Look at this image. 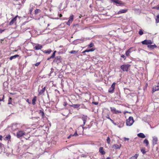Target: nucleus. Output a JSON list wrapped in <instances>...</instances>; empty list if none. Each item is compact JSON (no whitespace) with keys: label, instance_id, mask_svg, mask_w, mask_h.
I'll return each instance as SVG.
<instances>
[{"label":"nucleus","instance_id":"nucleus-1","mask_svg":"<svg viewBox=\"0 0 159 159\" xmlns=\"http://www.w3.org/2000/svg\"><path fill=\"white\" fill-rule=\"evenodd\" d=\"M134 122V120L133 117L132 116H130L126 120V125L128 126H130L133 124Z\"/></svg>","mask_w":159,"mask_h":159},{"label":"nucleus","instance_id":"nucleus-2","mask_svg":"<svg viewBox=\"0 0 159 159\" xmlns=\"http://www.w3.org/2000/svg\"><path fill=\"white\" fill-rule=\"evenodd\" d=\"M130 66V65L129 64H125L122 65L120 66V68L123 71H128Z\"/></svg>","mask_w":159,"mask_h":159},{"label":"nucleus","instance_id":"nucleus-3","mask_svg":"<svg viewBox=\"0 0 159 159\" xmlns=\"http://www.w3.org/2000/svg\"><path fill=\"white\" fill-rule=\"evenodd\" d=\"M17 137L18 138H20L23 135H25L26 133L24 131L20 130L17 132Z\"/></svg>","mask_w":159,"mask_h":159},{"label":"nucleus","instance_id":"nucleus-4","mask_svg":"<svg viewBox=\"0 0 159 159\" xmlns=\"http://www.w3.org/2000/svg\"><path fill=\"white\" fill-rule=\"evenodd\" d=\"M116 84V83L115 82L113 83L112 84L111 87L109 88V89L108 92L109 93H112L114 92V89H115V85Z\"/></svg>","mask_w":159,"mask_h":159},{"label":"nucleus","instance_id":"nucleus-5","mask_svg":"<svg viewBox=\"0 0 159 159\" xmlns=\"http://www.w3.org/2000/svg\"><path fill=\"white\" fill-rule=\"evenodd\" d=\"M82 120L83 121V124L81 125L83 128V129L84 128V125L86 121H87V116L83 115L82 117Z\"/></svg>","mask_w":159,"mask_h":159},{"label":"nucleus","instance_id":"nucleus-6","mask_svg":"<svg viewBox=\"0 0 159 159\" xmlns=\"http://www.w3.org/2000/svg\"><path fill=\"white\" fill-rule=\"evenodd\" d=\"M110 109L111 111L113 113L119 114L121 113V111L116 110L115 107H111Z\"/></svg>","mask_w":159,"mask_h":159},{"label":"nucleus","instance_id":"nucleus-7","mask_svg":"<svg viewBox=\"0 0 159 159\" xmlns=\"http://www.w3.org/2000/svg\"><path fill=\"white\" fill-rule=\"evenodd\" d=\"M84 40V38L77 39L75 40L73 42V44H77L79 43H83Z\"/></svg>","mask_w":159,"mask_h":159},{"label":"nucleus","instance_id":"nucleus-8","mask_svg":"<svg viewBox=\"0 0 159 159\" xmlns=\"http://www.w3.org/2000/svg\"><path fill=\"white\" fill-rule=\"evenodd\" d=\"M142 43L143 44L149 45L152 44V42L150 40H145L142 41Z\"/></svg>","mask_w":159,"mask_h":159},{"label":"nucleus","instance_id":"nucleus-9","mask_svg":"<svg viewBox=\"0 0 159 159\" xmlns=\"http://www.w3.org/2000/svg\"><path fill=\"white\" fill-rule=\"evenodd\" d=\"M73 20L74 16L71 15L68 21L66 22V24L69 26Z\"/></svg>","mask_w":159,"mask_h":159},{"label":"nucleus","instance_id":"nucleus-10","mask_svg":"<svg viewBox=\"0 0 159 159\" xmlns=\"http://www.w3.org/2000/svg\"><path fill=\"white\" fill-rule=\"evenodd\" d=\"M53 61L57 63H60L61 61V57L60 56L56 57Z\"/></svg>","mask_w":159,"mask_h":159},{"label":"nucleus","instance_id":"nucleus-11","mask_svg":"<svg viewBox=\"0 0 159 159\" xmlns=\"http://www.w3.org/2000/svg\"><path fill=\"white\" fill-rule=\"evenodd\" d=\"M153 139L152 140V143L153 145L156 144L157 143V141H158V139L157 137H156L155 136H154L152 137Z\"/></svg>","mask_w":159,"mask_h":159},{"label":"nucleus","instance_id":"nucleus-12","mask_svg":"<svg viewBox=\"0 0 159 159\" xmlns=\"http://www.w3.org/2000/svg\"><path fill=\"white\" fill-rule=\"evenodd\" d=\"M18 16L17 15L14 18L12 19L9 23V25H13L14 22L16 21V18Z\"/></svg>","mask_w":159,"mask_h":159},{"label":"nucleus","instance_id":"nucleus-13","mask_svg":"<svg viewBox=\"0 0 159 159\" xmlns=\"http://www.w3.org/2000/svg\"><path fill=\"white\" fill-rule=\"evenodd\" d=\"M34 48L35 50H38L41 49L42 48V45L37 44H36V45L34 47Z\"/></svg>","mask_w":159,"mask_h":159},{"label":"nucleus","instance_id":"nucleus-14","mask_svg":"<svg viewBox=\"0 0 159 159\" xmlns=\"http://www.w3.org/2000/svg\"><path fill=\"white\" fill-rule=\"evenodd\" d=\"M121 146V145L114 144L112 147V148L115 149H120Z\"/></svg>","mask_w":159,"mask_h":159},{"label":"nucleus","instance_id":"nucleus-15","mask_svg":"<svg viewBox=\"0 0 159 159\" xmlns=\"http://www.w3.org/2000/svg\"><path fill=\"white\" fill-rule=\"evenodd\" d=\"M159 85H156L153 88L152 91L153 92H154L156 91H158L159 90Z\"/></svg>","mask_w":159,"mask_h":159},{"label":"nucleus","instance_id":"nucleus-16","mask_svg":"<svg viewBox=\"0 0 159 159\" xmlns=\"http://www.w3.org/2000/svg\"><path fill=\"white\" fill-rule=\"evenodd\" d=\"M99 151L100 152L102 155L104 154L105 153V152L103 150V148L102 147H100L99 148Z\"/></svg>","mask_w":159,"mask_h":159},{"label":"nucleus","instance_id":"nucleus-17","mask_svg":"<svg viewBox=\"0 0 159 159\" xmlns=\"http://www.w3.org/2000/svg\"><path fill=\"white\" fill-rule=\"evenodd\" d=\"M138 136L141 138H144L145 137V135L143 133H139L138 134Z\"/></svg>","mask_w":159,"mask_h":159},{"label":"nucleus","instance_id":"nucleus-18","mask_svg":"<svg viewBox=\"0 0 159 159\" xmlns=\"http://www.w3.org/2000/svg\"><path fill=\"white\" fill-rule=\"evenodd\" d=\"M111 1L114 2L119 4H121L122 2L121 1H119V0H111Z\"/></svg>","mask_w":159,"mask_h":159},{"label":"nucleus","instance_id":"nucleus-19","mask_svg":"<svg viewBox=\"0 0 159 159\" xmlns=\"http://www.w3.org/2000/svg\"><path fill=\"white\" fill-rule=\"evenodd\" d=\"M19 56V55L16 54L14 56H12L10 57V60H11L13 59H15L16 57H18Z\"/></svg>","mask_w":159,"mask_h":159},{"label":"nucleus","instance_id":"nucleus-20","mask_svg":"<svg viewBox=\"0 0 159 159\" xmlns=\"http://www.w3.org/2000/svg\"><path fill=\"white\" fill-rule=\"evenodd\" d=\"M148 47L151 49H154V48H156L157 46L155 45H152L150 44V45H148Z\"/></svg>","mask_w":159,"mask_h":159},{"label":"nucleus","instance_id":"nucleus-21","mask_svg":"<svg viewBox=\"0 0 159 159\" xmlns=\"http://www.w3.org/2000/svg\"><path fill=\"white\" fill-rule=\"evenodd\" d=\"M37 97L36 96H34L32 100V104L33 105L35 104V102L36 101Z\"/></svg>","mask_w":159,"mask_h":159},{"label":"nucleus","instance_id":"nucleus-22","mask_svg":"<svg viewBox=\"0 0 159 159\" xmlns=\"http://www.w3.org/2000/svg\"><path fill=\"white\" fill-rule=\"evenodd\" d=\"M80 106V105L79 104H73L71 106L74 108H78Z\"/></svg>","mask_w":159,"mask_h":159},{"label":"nucleus","instance_id":"nucleus-23","mask_svg":"<svg viewBox=\"0 0 159 159\" xmlns=\"http://www.w3.org/2000/svg\"><path fill=\"white\" fill-rule=\"evenodd\" d=\"M139 156L138 154H135L134 156H132L130 158V159H137Z\"/></svg>","mask_w":159,"mask_h":159},{"label":"nucleus","instance_id":"nucleus-24","mask_svg":"<svg viewBox=\"0 0 159 159\" xmlns=\"http://www.w3.org/2000/svg\"><path fill=\"white\" fill-rule=\"evenodd\" d=\"M127 11V10L126 9H122L120 10L118 12V14L124 13Z\"/></svg>","mask_w":159,"mask_h":159},{"label":"nucleus","instance_id":"nucleus-25","mask_svg":"<svg viewBox=\"0 0 159 159\" xmlns=\"http://www.w3.org/2000/svg\"><path fill=\"white\" fill-rule=\"evenodd\" d=\"M143 143L146 144V146L147 147H148L149 144V142L148 140L147 139H145L143 141Z\"/></svg>","mask_w":159,"mask_h":159},{"label":"nucleus","instance_id":"nucleus-26","mask_svg":"<svg viewBox=\"0 0 159 159\" xmlns=\"http://www.w3.org/2000/svg\"><path fill=\"white\" fill-rule=\"evenodd\" d=\"M131 48L129 49L128 50H127L126 52V55L127 56H129L130 53L131 52V51H130Z\"/></svg>","mask_w":159,"mask_h":159},{"label":"nucleus","instance_id":"nucleus-27","mask_svg":"<svg viewBox=\"0 0 159 159\" xmlns=\"http://www.w3.org/2000/svg\"><path fill=\"white\" fill-rule=\"evenodd\" d=\"M78 52V51L72 50L70 52V53L71 54H76Z\"/></svg>","mask_w":159,"mask_h":159},{"label":"nucleus","instance_id":"nucleus-28","mask_svg":"<svg viewBox=\"0 0 159 159\" xmlns=\"http://www.w3.org/2000/svg\"><path fill=\"white\" fill-rule=\"evenodd\" d=\"M45 88L46 87H44L41 90H40V92H39V93L42 94L44 92Z\"/></svg>","mask_w":159,"mask_h":159},{"label":"nucleus","instance_id":"nucleus-29","mask_svg":"<svg viewBox=\"0 0 159 159\" xmlns=\"http://www.w3.org/2000/svg\"><path fill=\"white\" fill-rule=\"evenodd\" d=\"M156 22L157 23H159V14L157 16V18L156 19Z\"/></svg>","mask_w":159,"mask_h":159},{"label":"nucleus","instance_id":"nucleus-30","mask_svg":"<svg viewBox=\"0 0 159 159\" xmlns=\"http://www.w3.org/2000/svg\"><path fill=\"white\" fill-rule=\"evenodd\" d=\"M41 11V10L39 9H36L35 11V14H37L38 13L40 12Z\"/></svg>","mask_w":159,"mask_h":159},{"label":"nucleus","instance_id":"nucleus-31","mask_svg":"<svg viewBox=\"0 0 159 159\" xmlns=\"http://www.w3.org/2000/svg\"><path fill=\"white\" fill-rule=\"evenodd\" d=\"M56 52V51H54V52L53 53L52 55L50 57V58H54L55 55V53Z\"/></svg>","mask_w":159,"mask_h":159},{"label":"nucleus","instance_id":"nucleus-32","mask_svg":"<svg viewBox=\"0 0 159 159\" xmlns=\"http://www.w3.org/2000/svg\"><path fill=\"white\" fill-rule=\"evenodd\" d=\"M39 114L43 117L44 115V112L41 111L40 110L39 111Z\"/></svg>","mask_w":159,"mask_h":159},{"label":"nucleus","instance_id":"nucleus-33","mask_svg":"<svg viewBox=\"0 0 159 159\" xmlns=\"http://www.w3.org/2000/svg\"><path fill=\"white\" fill-rule=\"evenodd\" d=\"M107 143L108 144H109L110 143L111 140H110V138L109 137H107Z\"/></svg>","mask_w":159,"mask_h":159},{"label":"nucleus","instance_id":"nucleus-34","mask_svg":"<svg viewBox=\"0 0 159 159\" xmlns=\"http://www.w3.org/2000/svg\"><path fill=\"white\" fill-rule=\"evenodd\" d=\"M11 138V136L10 135H7L6 137H5V139L8 140L10 139Z\"/></svg>","mask_w":159,"mask_h":159},{"label":"nucleus","instance_id":"nucleus-35","mask_svg":"<svg viewBox=\"0 0 159 159\" xmlns=\"http://www.w3.org/2000/svg\"><path fill=\"white\" fill-rule=\"evenodd\" d=\"M11 100H12V99L11 98H9V100H8V104H11V101H12Z\"/></svg>","mask_w":159,"mask_h":159},{"label":"nucleus","instance_id":"nucleus-36","mask_svg":"<svg viewBox=\"0 0 159 159\" xmlns=\"http://www.w3.org/2000/svg\"><path fill=\"white\" fill-rule=\"evenodd\" d=\"M139 34L140 35H142L143 34V32L141 30H140L139 32Z\"/></svg>","mask_w":159,"mask_h":159},{"label":"nucleus","instance_id":"nucleus-37","mask_svg":"<svg viewBox=\"0 0 159 159\" xmlns=\"http://www.w3.org/2000/svg\"><path fill=\"white\" fill-rule=\"evenodd\" d=\"M45 53H48V54H50L52 52V51L51 50H47V51H45Z\"/></svg>","mask_w":159,"mask_h":159},{"label":"nucleus","instance_id":"nucleus-38","mask_svg":"<svg viewBox=\"0 0 159 159\" xmlns=\"http://www.w3.org/2000/svg\"><path fill=\"white\" fill-rule=\"evenodd\" d=\"M93 46V44L92 43H90L89 45V48H92Z\"/></svg>","mask_w":159,"mask_h":159},{"label":"nucleus","instance_id":"nucleus-39","mask_svg":"<svg viewBox=\"0 0 159 159\" xmlns=\"http://www.w3.org/2000/svg\"><path fill=\"white\" fill-rule=\"evenodd\" d=\"M94 49H93V48H91V49H89V50H87V51L88 52H92V51H94Z\"/></svg>","mask_w":159,"mask_h":159},{"label":"nucleus","instance_id":"nucleus-40","mask_svg":"<svg viewBox=\"0 0 159 159\" xmlns=\"http://www.w3.org/2000/svg\"><path fill=\"white\" fill-rule=\"evenodd\" d=\"M40 62H37L35 64H34V65L35 66H37L40 64Z\"/></svg>","mask_w":159,"mask_h":159},{"label":"nucleus","instance_id":"nucleus-41","mask_svg":"<svg viewBox=\"0 0 159 159\" xmlns=\"http://www.w3.org/2000/svg\"><path fill=\"white\" fill-rule=\"evenodd\" d=\"M141 151L142 152V153L143 154H145L146 152L145 151V150L144 149H142L141 150Z\"/></svg>","mask_w":159,"mask_h":159},{"label":"nucleus","instance_id":"nucleus-42","mask_svg":"<svg viewBox=\"0 0 159 159\" xmlns=\"http://www.w3.org/2000/svg\"><path fill=\"white\" fill-rule=\"evenodd\" d=\"M73 135H74V136H78V134H77V132L76 131L75 133H74V134H73Z\"/></svg>","mask_w":159,"mask_h":159},{"label":"nucleus","instance_id":"nucleus-43","mask_svg":"<svg viewBox=\"0 0 159 159\" xmlns=\"http://www.w3.org/2000/svg\"><path fill=\"white\" fill-rule=\"evenodd\" d=\"M153 8H156L157 10L159 9V4L156 7H154Z\"/></svg>","mask_w":159,"mask_h":159},{"label":"nucleus","instance_id":"nucleus-44","mask_svg":"<svg viewBox=\"0 0 159 159\" xmlns=\"http://www.w3.org/2000/svg\"><path fill=\"white\" fill-rule=\"evenodd\" d=\"M121 57L124 58V59H125V56L124 55H122L121 56Z\"/></svg>","mask_w":159,"mask_h":159},{"label":"nucleus","instance_id":"nucleus-45","mask_svg":"<svg viewBox=\"0 0 159 159\" xmlns=\"http://www.w3.org/2000/svg\"><path fill=\"white\" fill-rule=\"evenodd\" d=\"M4 30H2L0 29V33H2L3 31H4Z\"/></svg>","mask_w":159,"mask_h":159},{"label":"nucleus","instance_id":"nucleus-46","mask_svg":"<svg viewBox=\"0 0 159 159\" xmlns=\"http://www.w3.org/2000/svg\"><path fill=\"white\" fill-rule=\"evenodd\" d=\"M124 139L125 141L126 140H129V139L126 138H124Z\"/></svg>","mask_w":159,"mask_h":159},{"label":"nucleus","instance_id":"nucleus-47","mask_svg":"<svg viewBox=\"0 0 159 159\" xmlns=\"http://www.w3.org/2000/svg\"><path fill=\"white\" fill-rule=\"evenodd\" d=\"M67 105V103L66 102H64V106H66Z\"/></svg>","mask_w":159,"mask_h":159},{"label":"nucleus","instance_id":"nucleus-48","mask_svg":"<svg viewBox=\"0 0 159 159\" xmlns=\"http://www.w3.org/2000/svg\"><path fill=\"white\" fill-rule=\"evenodd\" d=\"M93 103L96 105H98V102H93Z\"/></svg>","mask_w":159,"mask_h":159},{"label":"nucleus","instance_id":"nucleus-49","mask_svg":"<svg viewBox=\"0 0 159 159\" xmlns=\"http://www.w3.org/2000/svg\"><path fill=\"white\" fill-rule=\"evenodd\" d=\"M2 135H0V140H2Z\"/></svg>","mask_w":159,"mask_h":159},{"label":"nucleus","instance_id":"nucleus-50","mask_svg":"<svg viewBox=\"0 0 159 159\" xmlns=\"http://www.w3.org/2000/svg\"><path fill=\"white\" fill-rule=\"evenodd\" d=\"M87 51V50H85L83 52V53H84L85 52H88Z\"/></svg>","mask_w":159,"mask_h":159},{"label":"nucleus","instance_id":"nucleus-51","mask_svg":"<svg viewBox=\"0 0 159 159\" xmlns=\"http://www.w3.org/2000/svg\"><path fill=\"white\" fill-rule=\"evenodd\" d=\"M106 117L108 118V119H109L110 118V117H109V115H108L107 116H106Z\"/></svg>","mask_w":159,"mask_h":159},{"label":"nucleus","instance_id":"nucleus-52","mask_svg":"<svg viewBox=\"0 0 159 159\" xmlns=\"http://www.w3.org/2000/svg\"><path fill=\"white\" fill-rule=\"evenodd\" d=\"M71 137L69 135V136L68 137V139H69Z\"/></svg>","mask_w":159,"mask_h":159},{"label":"nucleus","instance_id":"nucleus-53","mask_svg":"<svg viewBox=\"0 0 159 159\" xmlns=\"http://www.w3.org/2000/svg\"><path fill=\"white\" fill-rule=\"evenodd\" d=\"M114 124H115V125H116V124L115 123H114V121H113V122H112Z\"/></svg>","mask_w":159,"mask_h":159},{"label":"nucleus","instance_id":"nucleus-54","mask_svg":"<svg viewBox=\"0 0 159 159\" xmlns=\"http://www.w3.org/2000/svg\"><path fill=\"white\" fill-rule=\"evenodd\" d=\"M62 14H60V17H62Z\"/></svg>","mask_w":159,"mask_h":159},{"label":"nucleus","instance_id":"nucleus-55","mask_svg":"<svg viewBox=\"0 0 159 159\" xmlns=\"http://www.w3.org/2000/svg\"><path fill=\"white\" fill-rule=\"evenodd\" d=\"M70 136L71 137L72 136H74V135H73V134H71L70 135Z\"/></svg>","mask_w":159,"mask_h":159},{"label":"nucleus","instance_id":"nucleus-56","mask_svg":"<svg viewBox=\"0 0 159 159\" xmlns=\"http://www.w3.org/2000/svg\"><path fill=\"white\" fill-rule=\"evenodd\" d=\"M51 58H50V57L49 58H48V59H47V60H49L50 59H51Z\"/></svg>","mask_w":159,"mask_h":159},{"label":"nucleus","instance_id":"nucleus-57","mask_svg":"<svg viewBox=\"0 0 159 159\" xmlns=\"http://www.w3.org/2000/svg\"><path fill=\"white\" fill-rule=\"evenodd\" d=\"M110 120L111 121V122H113V121L111 119Z\"/></svg>","mask_w":159,"mask_h":159},{"label":"nucleus","instance_id":"nucleus-58","mask_svg":"<svg viewBox=\"0 0 159 159\" xmlns=\"http://www.w3.org/2000/svg\"><path fill=\"white\" fill-rule=\"evenodd\" d=\"M28 101V100H27V102H28L29 103V104H30V102H29V101Z\"/></svg>","mask_w":159,"mask_h":159},{"label":"nucleus","instance_id":"nucleus-59","mask_svg":"<svg viewBox=\"0 0 159 159\" xmlns=\"http://www.w3.org/2000/svg\"><path fill=\"white\" fill-rule=\"evenodd\" d=\"M62 47V46H60V48H61Z\"/></svg>","mask_w":159,"mask_h":159},{"label":"nucleus","instance_id":"nucleus-60","mask_svg":"<svg viewBox=\"0 0 159 159\" xmlns=\"http://www.w3.org/2000/svg\"><path fill=\"white\" fill-rule=\"evenodd\" d=\"M110 120H111V118H110L109 119Z\"/></svg>","mask_w":159,"mask_h":159},{"label":"nucleus","instance_id":"nucleus-61","mask_svg":"<svg viewBox=\"0 0 159 159\" xmlns=\"http://www.w3.org/2000/svg\"><path fill=\"white\" fill-rule=\"evenodd\" d=\"M85 129V128L84 127V128L83 129Z\"/></svg>","mask_w":159,"mask_h":159},{"label":"nucleus","instance_id":"nucleus-62","mask_svg":"<svg viewBox=\"0 0 159 159\" xmlns=\"http://www.w3.org/2000/svg\"><path fill=\"white\" fill-rule=\"evenodd\" d=\"M48 26H49V24H48Z\"/></svg>","mask_w":159,"mask_h":159}]
</instances>
